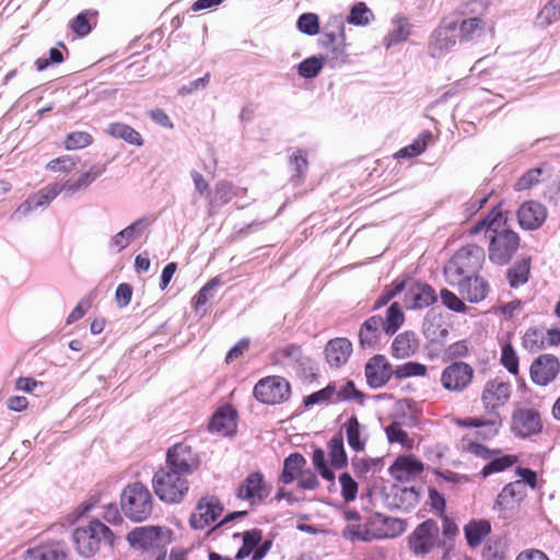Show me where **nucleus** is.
Wrapping results in <instances>:
<instances>
[{
  "label": "nucleus",
  "mask_w": 560,
  "mask_h": 560,
  "mask_svg": "<svg viewBox=\"0 0 560 560\" xmlns=\"http://www.w3.org/2000/svg\"><path fill=\"white\" fill-rule=\"evenodd\" d=\"M530 271V259L523 258L508 270V280L512 288H517L528 281Z\"/></svg>",
  "instance_id": "obj_36"
},
{
  "label": "nucleus",
  "mask_w": 560,
  "mask_h": 560,
  "mask_svg": "<svg viewBox=\"0 0 560 560\" xmlns=\"http://www.w3.org/2000/svg\"><path fill=\"white\" fill-rule=\"evenodd\" d=\"M404 314L398 303H393L386 313L385 320L383 319V328L386 334L393 335L404 323Z\"/></svg>",
  "instance_id": "obj_41"
},
{
  "label": "nucleus",
  "mask_w": 560,
  "mask_h": 560,
  "mask_svg": "<svg viewBox=\"0 0 560 560\" xmlns=\"http://www.w3.org/2000/svg\"><path fill=\"white\" fill-rule=\"evenodd\" d=\"M384 528L377 530L378 538H393L406 530V524L404 521L395 517L382 518Z\"/></svg>",
  "instance_id": "obj_48"
},
{
  "label": "nucleus",
  "mask_w": 560,
  "mask_h": 560,
  "mask_svg": "<svg viewBox=\"0 0 560 560\" xmlns=\"http://www.w3.org/2000/svg\"><path fill=\"white\" fill-rule=\"evenodd\" d=\"M209 430L221 435H229L234 432L235 419L232 410L230 408L218 410L209 423Z\"/></svg>",
  "instance_id": "obj_28"
},
{
  "label": "nucleus",
  "mask_w": 560,
  "mask_h": 560,
  "mask_svg": "<svg viewBox=\"0 0 560 560\" xmlns=\"http://www.w3.org/2000/svg\"><path fill=\"white\" fill-rule=\"evenodd\" d=\"M441 545L440 528L433 520L418 525L408 537V547L417 557H424Z\"/></svg>",
  "instance_id": "obj_7"
},
{
  "label": "nucleus",
  "mask_w": 560,
  "mask_h": 560,
  "mask_svg": "<svg viewBox=\"0 0 560 560\" xmlns=\"http://www.w3.org/2000/svg\"><path fill=\"white\" fill-rule=\"evenodd\" d=\"M547 218V209L539 202L527 201L517 211L520 225L525 230L538 229Z\"/></svg>",
  "instance_id": "obj_19"
},
{
  "label": "nucleus",
  "mask_w": 560,
  "mask_h": 560,
  "mask_svg": "<svg viewBox=\"0 0 560 560\" xmlns=\"http://www.w3.org/2000/svg\"><path fill=\"white\" fill-rule=\"evenodd\" d=\"M385 432L390 443H398L406 448L413 447V440L409 438L406 431L402 430L400 423L393 422L386 427Z\"/></svg>",
  "instance_id": "obj_46"
},
{
  "label": "nucleus",
  "mask_w": 560,
  "mask_h": 560,
  "mask_svg": "<svg viewBox=\"0 0 560 560\" xmlns=\"http://www.w3.org/2000/svg\"><path fill=\"white\" fill-rule=\"evenodd\" d=\"M436 301L434 290L427 283H412L405 294V305L407 308L416 310L428 307Z\"/></svg>",
  "instance_id": "obj_18"
},
{
  "label": "nucleus",
  "mask_w": 560,
  "mask_h": 560,
  "mask_svg": "<svg viewBox=\"0 0 560 560\" xmlns=\"http://www.w3.org/2000/svg\"><path fill=\"white\" fill-rule=\"evenodd\" d=\"M487 420H481L477 429V435L481 439L488 440L497 435L502 425L501 416L487 415Z\"/></svg>",
  "instance_id": "obj_47"
},
{
  "label": "nucleus",
  "mask_w": 560,
  "mask_h": 560,
  "mask_svg": "<svg viewBox=\"0 0 560 560\" xmlns=\"http://www.w3.org/2000/svg\"><path fill=\"white\" fill-rule=\"evenodd\" d=\"M342 536L349 540L372 541L378 538L377 532H372L368 525L351 524L342 530Z\"/></svg>",
  "instance_id": "obj_40"
},
{
  "label": "nucleus",
  "mask_w": 560,
  "mask_h": 560,
  "mask_svg": "<svg viewBox=\"0 0 560 560\" xmlns=\"http://www.w3.org/2000/svg\"><path fill=\"white\" fill-rule=\"evenodd\" d=\"M242 190L241 188L235 187L232 183L226 180H221L217 183L214 187V192L211 198V203L222 206L230 202L236 195L237 191ZM244 191L246 189H243Z\"/></svg>",
  "instance_id": "obj_39"
},
{
  "label": "nucleus",
  "mask_w": 560,
  "mask_h": 560,
  "mask_svg": "<svg viewBox=\"0 0 560 560\" xmlns=\"http://www.w3.org/2000/svg\"><path fill=\"white\" fill-rule=\"evenodd\" d=\"M431 136L424 135L415 140L410 145L402 148L396 154L397 158H413L420 155L427 148V138Z\"/></svg>",
  "instance_id": "obj_59"
},
{
  "label": "nucleus",
  "mask_w": 560,
  "mask_h": 560,
  "mask_svg": "<svg viewBox=\"0 0 560 560\" xmlns=\"http://www.w3.org/2000/svg\"><path fill=\"white\" fill-rule=\"evenodd\" d=\"M489 5L490 0H469L464 4L463 14L467 18L478 16L482 19Z\"/></svg>",
  "instance_id": "obj_62"
},
{
  "label": "nucleus",
  "mask_w": 560,
  "mask_h": 560,
  "mask_svg": "<svg viewBox=\"0 0 560 560\" xmlns=\"http://www.w3.org/2000/svg\"><path fill=\"white\" fill-rule=\"evenodd\" d=\"M94 16L91 11H84L72 21L71 28L79 36H85L91 32L90 18Z\"/></svg>",
  "instance_id": "obj_61"
},
{
  "label": "nucleus",
  "mask_w": 560,
  "mask_h": 560,
  "mask_svg": "<svg viewBox=\"0 0 560 560\" xmlns=\"http://www.w3.org/2000/svg\"><path fill=\"white\" fill-rule=\"evenodd\" d=\"M422 470V463L412 456L398 457L389 468L393 478L400 482H407L419 477Z\"/></svg>",
  "instance_id": "obj_21"
},
{
  "label": "nucleus",
  "mask_w": 560,
  "mask_h": 560,
  "mask_svg": "<svg viewBox=\"0 0 560 560\" xmlns=\"http://www.w3.org/2000/svg\"><path fill=\"white\" fill-rule=\"evenodd\" d=\"M26 552L32 560H65L67 557L66 546L60 541L44 544Z\"/></svg>",
  "instance_id": "obj_25"
},
{
  "label": "nucleus",
  "mask_w": 560,
  "mask_h": 560,
  "mask_svg": "<svg viewBox=\"0 0 560 560\" xmlns=\"http://www.w3.org/2000/svg\"><path fill=\"white\" fill-rule=\"evenodd\" d=\"M223 508L215 497H205L199 500L190 515L189 523L194 529H206L220 517Z\"/></svg>",
  "instance_id": "obj_13"
},
{
  "label": "nucleus",
  "mask_w": 560,
  "mask_h": 560,
  "mask_svg": "<svg viewBox=\"0 0 560 560\" xmlns=\"http://www.w3.org/2000/svg\"><path fill=\"white\" fill-rule=\"evenodd\" d=\"M545 335L544 329L528 328L522 338L523 347L530 352L540 350L545 345Z\"/></svg>",
  "instance_id": "obj_44"
},
{
  "label": "nucleus",
  "mask_w": 560,
  "mask_h": 560,
  "mask_svg": "<svg viewBox=\"0 0 560 560\" xmlns=\"http://www.w3.org/2000/svg\"><path fill=\"white\" fill-rule=\"evenodd\" d=\"M328 455L332 467L340 469L347 466L348 456L341 434L332 436L328 442Z\"/></svg>",
  "instance_id": "obj_35"
},
{
  "label": "nucleus",
  "mask_w": 560,
  "mask_h": 560,
  "mask_svg": "<svg viewBox=\"0 0 560 560\" xmlns=\"http://www.w3.org/2000/svg\"><path fill=\"white\" fill-rule=\"evenodd\" d=\"M427 366L418 362H407L398 365L394 370V375L397 378H406L411 376H424L427 374Z\"/></svg>",
  "instance_id": "obj_51"
},
{
  "label": "nucleus",
  "mask_w": 560,
  "mask_h": 560,
  "mask_svg": "<svg viewBox=\"0 0 560 560\" xmlns=\"http://www.w3.org/2000/svg\"><path fill=\"white\" fill-rule=\"evenodd\" d=\"M105 172V166L103 165H94L88 172L83 173L77 180H66L63 182L62 188L65 191L69 194H75L77 191L88 187L91 185L97 177H100Z\"/></svg>",
  "instance_id": "obj_29"
},
{
  "label": "nucleus",
  "mask_w": 560,
  "mask_h": 560,
  "mask_svg": "<svg viewBox=\"0 0 560 560\" xmlns=\"http://www.w3.org/2000/svg\"><path fill=\"white\" fill-rule=\"evenodd\" d=\"M502 365L512 374L518 373V355L511 343H505L501 352Z\"/></svg>",
  "instance_id": "obj_55"
},
{
  "label": "nucleus",
  "mask_w": 560,
  "mask_h": 560,
  "mask_svg": "<svg viewBox=\"0 0 560 560\" xmlns=\"http://www.w3.org/2000/svg\"><path fill=\"white\" fill-rule=\"evenodd\" d=\"M77 165L75 158L71 155H63L58 159L51 160L47 164V168L52 172H71Z\"/></svg>",
  "instance_id": "obj_64"
},
{
  "label": "nucleus",
  "mask_w": 560,
  "mask_h": 560,
  "mask_svg": "<svg viewBox=\"0 0 560 560\" xmlns=\"http://www.w3.org/2000/svg\"><path fill=\"white\" fill-rule=\"evenodd\" d=\"M512 393L509 382L500 378L488 381L481 392V402L486 415L500 416L499 409L508 404Z\"/></svg>",
  "instance_id": "obj_8"
},
{
  "label": "nucleus",
  "mask_w": 560,
  "mask_h": 560,
  "mask_svg": "<svg viewBox=\"0 0 560 560\" xmlns=\"http://www.w3.org/2000/svg\"><path fill=\"white\" fill-rule=\"evenodd\" d=\"M482 250L477 246H468L459 249L445 267V275L450 283L458 278L475 276L481 267Z\"/></svg>",
  "instance_id": "obj_5"
},
{
  "label": "nucleus",
  "mask_w": 560,
  "mask_h": 560,
  "mask_svg": "<svg viewBox=\"0 0 560 560\" xmlns=\"http://www.w3.org/2000/svg\"><path fill=\"white\" fill-rule=\"evenodd\" d=\"M127 540L131 547L143 551L162 550L172 541V532L161 526L138 527L128 533Z\"/></svg>",
  "instance_id": "obj_6"
},
{
  "label": "nucleus",
  "mask_w": 560,
  "mask_h": 560,
  "mask_svg": "<svg viewBox=\"0 0 560 560\" xmlns=\"http://www.w3.org/2000/svg\"><path fill=\"white\" fill-rule=\"evenodd\" d=\"M366 383L372 388L384 386L394 375V370L384 355L376 354L365 364Z\"/></svg>",
  "instance_id": "obj_16"
},
{
  "label": "nucleus",
  "mask_w": 560,
  "mask_h": 560,
  "mask_svg": "<svg viewBox=\"0 0 560 560\" xmlns=\"http://www.w3.org/2000/svg\"><path fill=\"white\" fill-rule=\"evenodd\" d=\"M560 19V0H549L537 16L539 25L548 26Z\"/></svg>",
  "instance_id": "obj_49"
},
{
  "label": "nucleus",
  "mask_w": 560,
  "mask_h": 560,
  "mask_svg": "<svg viewBox=\"0 0 560 560\" xmlns=\"http://www.w3.org/2000/svg\"><path fill=\"white\" fill-rule=\"evenodd\" d=\"M273 361L278 364L295 366L303 358L301 347L296 345H288L277 349L272 354Z\"/></svg>",
  "instance_id": "obj_34"
},
{
  "label": "nucleus",
  "mask_w": 560,
  "mask_h": 560,
  "mask_svg": "<svg viewBox=\"0 0 560 560\" xmlns=\"http://www.w3.org/2000/svg\"><path fill=\"white\" fill-rule=\"evenodd\" d=\"M560 371V363L557 357L552 354H541L536 358L530 365V378L539 385L546 386L551 383Z\"/></svg>",
  "instance_id": "obj_15"
},
{
  "label": "nucleus",
  "mask_w": 560,
  "mask_h": 560,
  "mask_svg": "<svg viewBox=\"0 0 560 560\" xmlns=\"http://www.w3.org/2000/svg\"><path fill=\"white\" fill-rule=\"evenodd\" d=\"M352 353V343L347 338L331 339L326 348V360L330 366L339 368L347 363Z\"/></svg>",
  "instance_id": "obj_22"
},
{
  "label": "nucleus",
  "mask_w": 560,
  "mask_h": 560,
  "mask_svg": "<svg viewBox=\"0 0 560 560\" xmlns=\"http://www.w3.org/2000/svg\"><path fill=\"white\" fill-rule=\"evenodd\" d=\"M490 532L491 525L487 520H472L464 527L467 544L471 548L480 546Z\"/></svg>",
  "instance_id": "obj_27"
},
{
  "label": "nucleus",
  "mask_w": 560,
  "mask_h": 560,
  "mask_svg": "<svg viewBox=\"0 0 560 560\" xmlns=\"http://www.w3.org/2000/svg\"><path fill=\"white\" fill-rule=\"evenodd\" d=\"M339 482L341 486V495L345 501H354L358 493V483L355 480L348 472H343L339 476Z\"/></svg>",
  "instance_id": "obj_56"
},
{
  "label": "nucleus",
  "mask_w": 560,
  "mask_h": 560,
  "mask_svg": "<svg viewBox=\"0 0 560 560\" xmlns=\"http://www.w3.org/2000/svg\"><path fill=\"white\" fill-rule=\"evenodd\" d=\"M254 396L262 404H280L289 398L290 384L283 377L268 376L255 385Z\"/></svg>",
  "instance_id": "obj_10"
},
{
  "label": "nucleus",
  "mask_w": 560,
  "mask_h": 560,
  "mask_svg": "<svg viewBox=\"0 0 560 560\" xmlns=\"http://www.w3.org/2000/svg\"><path fill=\"white\" fill-rule=\"evenodd\" d=\"M410 35V24L407 19L397 16L393 20V28L385 36L384 45L389 48L393 45L406 40Z\"/></svg>",
  "instance_id": "obj_33"
},
{
  "label": "nucleus",
  "mask_w": 560,
  "mask_h": 560,
  "mask_svg": "<svg viewBox=\"0 0 560 560\" xmlns=\"http://www.w3.org/2000/svg\"><path fill=\"white\" fill-rule=\"evenodd\" d=\"M120 506L125 515L135 522L148 520L153 510L150 490L141 482L127 485L120 495Z\"/></svg>",
  "instance_id": "obj_2"
},
{
  "label": "nucleus",
  "mask_w": 560,
  "mask_h": 560,
  "mask_svg": "<svg viewBox=\"0 0 560 560\" xmlns=\"http://www.w3.org/2000/svg\"><path fill=\"white\" fill-rule=\"evenodd\" d=\"M221 284V281L218 277L211 279L207 282L197 293L194 299L195 307L198 310L203 306L208 301L214 298L215 289Z\"/></svg>",
  "instance_id": "obj_53"
},
{
  "label": "nucleus",
  "mask_w": 560,
  "mask_h": 560,
  "mask_svg": "<svg viewBox=\"0 0 560 560\" xmlns=\"http://www.w3.org/2000/svg\"><path fill=\"white\" fill-rule=\"evenodd\" d=\"M313 464L324 479L328 481H332L335 479V474L326 465L325 453L323 450L317 448L314 451Z\"/></svg>",
  "instance_id": "obj_63"
},
{
  "label": "nucleus",
  "mask_w": 560,
  "mask_h": 560,
  "mask_svg": "<svg viewBox=\"0 0 560 560\" xmlns=\"http://www.w3.org/2000/svg\"><path fill=\"white\" fill-rule=\"evenodd\" d=\"M517 457L515 455H503L491 459L481 470V475L487 477L493 472L503 471L516 463Z\"/></svg>",
  "instance_id": "obj_50"
},
{
  "label": "nucleus",
  "mask_w": 560,
  "mask_h": 560,
  "mask_svg": "<svg viewBox=\"0 0 560 560\" xmlns=\"http://www.w3.org/2000/svg\"><path fill=\"white\" fill-rule=\"evenodd\" d=\"M106 132L117 139L140 147L143 143L141 135L129 125L122 122H112L107 126Z\"/></svg>",
  "instance_id": "obj_32"
},
{
  "label": "nucleus",
  "mask_w": 560,
  "mask_h": 560,
  "mask_svg": "<svg viewBox=\"0 0 560 560\" xmlns=\"http://www.w3.org/2000/svg\"><path fill=\"white\" fill-rule=\"evenodd\" d=\"M373 16L372 11L364 2H358L352 7L347 22L357 26H365L371 22Z\"/></svg>",
  "instance_id": "obj_42"
},
{
  "label": "nucleus",
  "mask_w": 560,
  "mask_h": 560,
  "mask_svg": "<svg viewBox=\"0 0 560 560\" xmlns=\"http://www.w3.org/2000/svg\"><path fill=\"white\" fill-rule=\"evenodd\" d=\"M155 494L166 503H179L189 490L186 476L174 470L161 468L152 479Z\"/></svg>",
  "instance_id": "obj_4"
},
{
  "label": "nucleus",
  "mask_w": 560,
  "mask_h": 560,
  "mask_svg": "<svg viewBox=\"0 0 560 560\" xmlns=\"http://www.w3.org/2000/svg\"><path fill=\"white\" fill-rule=\"evenodd\" d=\"M475 371L468 363L457 361L443 369L440 382L451 393H462L471 384Z\"/></svg>",
  "instance_id": "obj_9"
},
{
  "label": "nucleus",
  "mask_w": 560,
  "mask_h": 560,
  "mask_svg": "<svg viewBox=\"0 0 560 560\" xmlns=\"http://www.w3.org/2000/svg\"><path fill=\"white\" fill-rule=\"evenodd\" d=\"M345 432L348 445L354 452H363L368 442L364 428L355 416L350 417L342 425L340 434Z\"/></svg>",
  "instance_id": "obj_24"
},
{
  "label": "nucleus",
  "mask_w": 560,
  "mask_h": 560,
  "mask_svg": "<svg viewBox=\"0 0 560 560\" xmlns=\"http://www.w3.org/2000/svg\"><path fill=\"white\" fill-rule=\"evenodd\" d=\"M73 542L80 556L90 558L100 549L102 542L113 545L114 534L105 524L93 520L74 530Z\"/></svg>",
  "instance_id": "obj_3"
},
{
  "label": "nucleus",
  "mask_w": 560,
  "mask_h": 560,
  "mask_svg": "<svg viewBox=\"0 0 560 560\" xmlns=\"http://www.w3.org/2000/svg\"><path fill=\"white\" fill-rule=\"evenodd\" d=\"M199 466L198 455L189 445L175 444L167 452L165 469H171L183 476L192 474Z\"/></svg>",
  "instance_id": "obj_12"
},
{
  "label": "nucleus",
  "mask_w": 560,
  "mask_h": 560,
  "mask_svg": "<svg viewBox=\"0 0 560 560\" xmlns=\"http://www.w3.org/2000/svg\"><path fill=\"white\" fill-rule=\"evenodd\" d=\"M93 141L92 136L85 131H74L67 136L65 147L67 150H78L90 145Z\"/></svg>",
  "instance_id": "obj_54"
},
{
  "label": "nucleus",
  "mask_w": 560,
  "mask_h": 560,
  "mask_svg": "<svg viewBox=\"0 0 560 560\" xmlns=\"http://www.w3.org/2000/svg\"><path fill=\"white\" fill-rule=\"evenodd\" d=\"M505 224L506 219L503 217L501 209L494 207L485 219L470 229L471 234H478L482 230L486 231V236L489 238V259L500 266L506 265L520 246L518 235L506 228Z\"/></svg>",
  "instance_id": "obj_1"
},
{
  "label": "nucleus",
  "mask_w": 560,
  "mask_h": 560,
  "mask_svg": "<svg viewBox=\"0 0 560 560\" xmlns=\"http://www.w3.org/2000/svg\"><path fill=\"white\" fill-rule=\"evenodd\" d=\"M334 390H335V383L328 384L325 388L315 392L304 398L305 406H313L316 404H323L327 401L334 402Z\"/></svg>",
  "instance_id": "obj_57"
},
{
  "label": "nucleus",
  "mask_w": 560,
  "mask_h": 560,
  "mask_svg": "<svg viewBox=\"0 0 560 560\" xmlns=\"http://www.w3.org/2000/svg\"><path fill=\"white\" fill-rule=\"evenodd\" d=\"M268 494L269 489L259 472L248 475L237 490V497L242 500H248L252 504L261 502Z\"/></svg>",
  "instance_id": "obj_17"
},
{
  "label": "nucleus",
  "mask_w": 560,
  "mask_h": 560,
  "mask_svg": "<svg viewBox=\"0 0 560 560\" xmlns=\"http://www.w3.org/2000/svg\"><path fill=\"white\" fill-rule=\"evenodd\" d=\"M542 430L540 412L532 407L516 408L512 413L511 431L518 438H529Z\"/></svg>",
  "instance_id": "obj_11"
},
{
  "label": "nucleus",
  "mask_w": 560,
  "mask_h": 560,
  "mask_svg": "<svg viewBox=\"0 0 560 560\" xmlns=\"http://www.w3.org/2000/svg\"><path fill=\"white\" fill-rule=\"evenodd\" d=\"M381 327H383L381 316H372L364 322L359 334L360 343L363 348H371L375 345L380 337Z\"/></svg>",
  "instance_id": "obj_30"
},
{
  "label": "nucleus",
  "mask_w": 560,
  "mask_h": 560,
  "mask_svg": "<svg viewBox=\"0 0 560 560\" xmlns=\"http://www.w3.org/2000/svg\"><path fill=\"white\" fill-rule=\"evenodd\" d=\"M525 495L526 489L523 481L510 482L498 494L494 509L501 512L513 510Z\"/></svg>",
  "instance_id": "obj_20"
},
{
  "label": "nucleus",
  "mask_w": 560,
  "mask_h": 560,
  "mask_svg": "<svg viewBox=\"0 0 560 560\" xmlns=\"http://www.w3.org/2000/svg\"><path fill=\"white\" fill-rule=\"evenodd\" d=\"M542 170L539 167L532 168L523 174L515 184V189L521 191L532 188L539 183Z\"/></svg>",
  "instance_id": "obj_60"
},
{
  "label": "nucleus",
  "mask_w": 560,
  "mask_h": 560,
  "mask_svg": "<svg viewBox=\"0 0 560 560\" xmlns=\"http://www.w3.org/2000/svg\"><path fill=\"white\" fill-rule=\"evenodd\" d=\"M453 285L458 287L459 293L469 302H479L487 295V283L482 278L475 276L458 278Z\"/></svg>",
  "instance_id": "obj_23"
},
{
  "label": "nucleus",
  "mask_w": 560,
  "mask_h": 560,
  "mask_svg": "<svg viewBox=\"0 0 560 560\" xmlns=\"http://www.w3.org/2000/svg\"><path fill=\"white\" fill-rule=\"evenodd\" d=\"M61 191H65L62 185L54 183L40 189L37 194L32 195L35 207H43L50 203Z\"/></svg>",
  "instance_id": "obj_45"
},
{
  "label": "nucleus",
  "mask_w": 560,
  "mask_h": 560,
  "mask_svg": "<svg viewBox=\"0 0 560 560\" xmlns=\"http://www.w3.org/2000/svg\"><path fill=\"white\" fill-rule=\"evenodd\" d=\"M363 397V394L355 388L352 381H348L343 384L335 383L334 402L354 400L362 405Z\"/></svg>",
  "instance_id": "obj_38"
},
{
  "label": "nucleus",
  "mask_w": 560,
  "mask_h": 560,
  "mask_svg": "<svg viewBox=\"0 0 560 560\" xmlns=\"http://www.w3.org/2000/svg\"><path fill=\"white\" fill-rule=\"evenodd\" d=\"M324 67V60L319 57H310L299 65V74L303 78L311 79L316 77Z\"/></svg>",
  "instance_id": "obj_52"
},
{
  "label": "nucleus",
  "mask_w": 560,
  "mask_h": 560,
  "mask_svg": "<svg viewBox=\"0 0 560 560\" xmlns=\"http://www.w3.org/2000/svg\"><path fill=\"white\" fill-rule=\"evenodd\" d=\"M419 342L411 331H405L396 336L392 345L393 355L397 359L411 357L418 350Z\"/></svg>",
  "instance_id": "obj_26"
},
{
  "label": "nucleus",
  "mask_w": 560,
  "mask_h": 560,
  "mask_svg": "<svg viewBox=\"0 0 560 560\" xmlns=\"http://www.w3.org/2000/svg\"><path fill=\"white\" fill-rule=\"evenodd\" d=\"M457 40L456 23L444 22L431 35L428 50L431 57L440 58L447 54Z\"/></svg>",
  "instance_id": "obj_14"
},
{
  "label": "nucleus",
  "mask_w": 560,
  "mask_h": 560,
  "mask_svg": "<svg viewBox=\"0 0 560 560\" xmlns=\"http://www.w3.org/2000/svg\"><path fill=\"white\" fill-rule=\"evenodd\" d=\"M298 28L307 35H316L319 31L318 16L314 13H304L298 20Z\"/></svg>",
  "instance_id": "obj_58"
},
{
  "label": "nucleus",
  "mask_w": 560,
  "mask_h": 560,
  "mask_svg": "<svg viewBox=\"0 0 560 560\" xmlns=\"http://www.w3.org/2000/svg\"><path fill=\"white\" fill-rule=\"evenodd\" d=\"M487 23L478 16H469L464 19L459 24V35L464 40H470L481 35Z\"/></svg>",
  "instance_id": "obj_37"
},
{
  "label": "nucleus",
  "mask_w": 560,
  "mask_h": 560,
  "mask_svg": "<svg viewBox=\"0 0 560 560\" xmlns=\"http://www.w3.org/2000/svg\"><path fill=\"white\" fill-rule=\"evenodd\" d=\"M261 532L253 529L244 533L243 546L238 549L235 558L241 560L248 557L261 541Z\"/></svg>",
  "instance_id": "obj_43"
},
{
  "label": "nucleus",
  "mask_w": 560,
  "mask_h": 560,
  "mask_svg": "<svg viewBox=\"0 0 560 560\" xmlns=\"http://www.w3.org/2000/svg\"><path fill=\"white\" fill-rule=\"evenodd\" d=\"M306 465V459L300 453L290 454L283 463V469L281 474V481L285 485L292 483L298 479L302 469Z\"/></svg>",
  "instance_id": "obj_31"
}]
</instances>
